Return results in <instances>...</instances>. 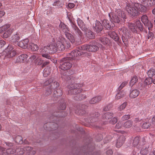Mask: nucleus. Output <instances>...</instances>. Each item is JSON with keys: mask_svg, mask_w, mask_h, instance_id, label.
<instances>
[{"mask_svg": "<svg viewBox=\"0 0 155 155\" xmlns=\"http://www.w3.org/2000/svg\"><path fill=\"white\" fill-rule=\"evenodd\" d=\"M117 121V118L114 117L110 121V123L112 124H114L116 123Z\"/></svg>", "mask_w": 155, "mask_h": 155, "instance_id": "nucleus-56", "label": "nucleus"}, {"mask_svg": "<svg viewBox=\"0 0 155 155\" xmlns=\"http://www.w3.org/2000/svg\"><path fill=\"white\" fill-rule=\"evenodd\" d=\"M77 24L78 26L82 31L85 30L87 29V27L84 22L80 18H78L77 19Z\"/></svg>", "mask_w": 155, "mask_h": 155, "instance_id": "nucleus-17", "label": "nucleus"}, {"mask_svg": "<svg viewBox=\"0 0 155 155\" xmlns=\"http://www.w3.org/2000/svg\"><path fill=\"white\" fill-rule=\"evenodd\" d=\"M154 36V34L153 33L149 32L147 35L148 39L153 38Z\"/></svg>", "mask_w": 155, "mask_h": 155, "instance_id": "nucleus-53", "label": "nucleus"}, {"mask_svg": "<svg viewBox=\"0 0 155 155\" xmlns=\"http://www.w3.org/2000/svg\"><path fill=\"white\" fill-rule=\"evenodd\" d=\"M55 45L57 48V51H62L64 50L65 47L67 46V48L70 47V44L67 42L64 39H63L61 41H58L55 43Z\"/></svg>", "mask_w": 155, "mask_h": 155, "instance_id": "nucleus-8", "label": "nucleus"}, {"mask_svg": "<svg viewBox=\"0 0 155 155\" xmlns=\"http://www.w3.org/2000/svg\"><path fill=\"white\" fill-rule=\"evenodd\" d=\"M5 51L6 53V56L8 58H12L16 54V51L11 45H8L5 49Z\"/></svg>", "mask_w": 155, "mask_h": 155, "instance_id": "nucleus-10", "label": "nucleus"}, {"mask_svg": "<svg viewBox=\"0 0 155 155\" xmlns=\"http://www.w3.org/2000/svg\"><path fill=\"white\" fill-rule=\"evenodd\" d=\"M67 17L70 21L72 24L71 26L73 32L78 36L82 37L83 35L82 32L73 23L72 20V16L71 13L69 12L67 14Z\"/></svg>", "mask_w": 155, "mask_h": 155, "instance_id": "nucleus-7", "label": "nucleus"}, {"mask_svg": "<svg viewBox=\"0 0 155 155\" xmlns=\"http://www.w3.org/2000/svg\"><path fill=\"white\" fill-rule=\"evenodd\" d=\"M133 122L130 120H128L123 123V127L128 128H130L132 125Z\"/></svg>", "mask_w": 155, "mask_h": 155, "instance_id": "nucleus-29", "label": "nucleus"}, {"mask_svg": "<svg viewBox=\"0 0 155 155\" xmlns=\"http://www.w3.org/2000/svg\"><path fill=\"white\" fill-rule=\"evenodd\" d=\"M5 44V42L3 40H0V45L1 47H2Z\"/></svg>", "mask_w": 155, "mask_h": 155, "instance_id": "nucleus-62", "label": "nucleus"}, {"mask_svg": "<svg viewBox=\"0 0 155 155\" xmlns=\"http://www.w3.org/2000/svg\"><path fill=\"white\" fill-rule=\"evenodd\" d=\"M30 48L31 50L33 51H37L38 48V46L36 44L31 43L30 45Z\"/></svg>", "mask_w": 155, "mask_h": 155, "instance_id": "nucleus-40", "label": "nucleus"}, {"mask_svg": "<svg viewBox=\"0 0 155 155\" xmlns=\"http://www.w3.org/2000/svg\"><path fill=\"white\" fill-rule=\"evenodd\" d=\"M12 31L13 30L11 28H10L9 29H8L6 32H5L4 34L5 36V35H7V37L5 38L10 36Z\"/></svg>", "mask_w": 155, "mask_h": 155, "instance_id": "nucleus-47", "label": "nucleus"}, {"mask_svg": "<svg viewBox=\"0 0 155 155\" xmlns=\"http://www.w3.org/2000/svg\"><path fill=\"white\" fill-rule=\"evenodd\" d=\"M66 107V106L65 103H64L62 104L61 106V107L60 108L61 110H64Z\"/></svg>", "mask_w": 155, "mask_h": 155, "instance_id": "nucleus-61", "label": "nucleus"}, {"mask_svg": "<svg viewBox=\"0 0 155 155\" xmlns=\"http://www.w3.org/2000/svg\"><path fill=\"white\" fill-rule=\"evenodd\" d=\"M108 35L115 41H118L119 39L118 35L114 31H110L108 33Z\"/></svg>", "mask_w": 155, "mask_h": 155, "instance_id": "nucleus-23", "label": "nucleus"}, {"mask_svg": "<svg viewBox=\"0 0 155 155\" xmlns=\"http://www.w3.org/2000/svg\"><path fill=\"white\" fill-rule=\"evenodd\" d=\"M28 56L25 54H22L19 56L17 59V61L20 62H24L26 60Z\"/></svg>", "mask_w": 155, "mask_h": 155, "instance_id": "nucleus-20", "label": "nucleus"}, {"mask_svg": "<svg viewBox=\"0 0 155 155\" xmlns=\"http://www.w3.org/2000/svg\"><path fill=\"white\" fill-rule=\"evenodd\" d=\"M85 32V34L87 38L89 39H94L95 37V35L94 33L90 30L87 28L86 30L84 31Z\"/></svg>", "mask_w": 155, "mask_h": 155, "instance_id": "nucleus-16", "label": "nucleus"}, {"mask_svg": "<svg viewBox=\"0 0 155 155\" xmlns=\"http://www.w3.org/2000/svg\"><path fill=\"white\" fill-rule=\"evenodd\" d=\"M123 127V122L122 121H119L116 124L115 127L117 129L121 128Z\"/></svg>", "mask_w": 155, "mask_h": 155, "instance_id": "nucleus-45", "label": "nucleus"}, {"mask_svg": "<svg viewBox=\"0 0 155 155\" xmlns=\"http://www.w3.org/2000/svg\"><path fill=\"white\" fill-rule=\"evenodd\" d=\"M59 86V84L53 78V81H51L50 87L49 89L47 90L46 92V95H48L52 92L53 90H55L54 92V97H60L62 94V91L60 89H57Z\"/></svg>", "mask_w": 155, "mask_h": 155, "instance_id": "nucleus-5", "label": "nucleus"}, {"mask_svg": "<svg viewBox=\"0 0 155 155\" xmlns=\"http://www.w3.org/2000/svg\"><path fill=\"white\" fill-rule=\"evenodd\" d=\"M109 16L110 20L112 23H119L121 21L126 19V15L124 12L120 10L117 11V12H111L109 14Z\"/></svg>", "mask_w": 155, "mask_h": 155, "instance_id": "nucleus-4", "label": "nucleus"}, {"mask_svg": "<svg viewBox=\"0 0 155 155\" xmlns=\"http://www.w3.org/2000/svg\"><path fill=\"white\" fill-rule=\"evenodd\" d=\"M148 76L150 78H155V70L153 69H150L147 72Z\"/></svg>", "mask_w": 155, "mask_h": 155, "instance_id": "nucleus-30", "label": "nucleus"}, {"mask_svg": "<svg viewBox=\"0 0 155 155\" xmlns=\"http://www.w3.org/2000/svg\"><path fill=\"white\" fill-rule=\"evenodd\" d=\"M125 94V92L123 91H120L117 94L115 98L116 99L118 100L123 97Z\"/></svg>", "mask_w": 155, "mask_h": 155, "instance_id": "nucleus-31", "label": "nucleus"}, {"mask_svg": "<svg viewBox=\"0 0 155 155\" xmlns=\"http://www.w3.org/2000/svg\"><path fill=\"white\" fill-rule=\"evenodd\" d=\"M60 27L61 30L64 33L69 31L70 29L68 27L63 23H61L60 25Z\"/></svg>", "mask_w": 155, "mask_h": 155, "instance_id": "nucleus-24", "label": "nucleus"}, {"mask_svg": "<svg viewBox=\"0 0 155 155\" xmlns=\"http://www.w3.org/2000/svg\"><path fill=\"white\" fill-rule=\"evenodd\" d=\"M134 6L138 10V13L139 11L141 12H145L147 9V8L145 5H143L140 4L135 3L134 4Z\"/></svg>", "mask_w": 155, "mask_h": 155, "instance_id": "nucleus-13", "label": "nucleus"}, {"mask_svg": "<svg viewBox=\"0 0 155 155\" xmlns=\"http://www.w3.org/2000/svg\"><path fill=\"white\" fill-rule=\"evenodd\" d=\"M18 154L22 155L25 152V150L24 148H18L16 150Z\"/></svg>", "mask_w": 155, "mask_h": 155, "instance_id": "nucleus-44", "label": "nucleus"}, {"mask_svg": "<svg viewBox=\"0 0 155 155\" xmlns=\"http://www.w3.org/2000/svg\"><path fill=\"white\" fill-rule=\"evenodd\" d=\"M113 154V152L112 150H109L106 152V154L107 155H111Z\"/></svg>", "mask_w": 155, "mask_h": 155, "instance_id": "nucleus-60", "label": "nucleus"}, {"mask_svg": "<svg viewBox=\"0 0 155 155\" xmlns=\"http://www.w3.org/2000/svg\"><path fill=\"white\" fill-rule=\"evenodd\" d=\"M95 30L97 32L101 31L103 29V26L101 23L98 21H96L95 25L94 26Z\"/></svg>", "mask_w": 155, "mask_h": 155, "instance_id": "nucleus-19", "label": "nucleus"}, {"mask_svg": "<svg viewBox=\"0 0 155 155\" xmlns=\"http://www.w3.org/2000/svg\"><path fill=\"white\" fill-rule=\"evenodd\" d=\"M15 152V150L9 148L7 149L5 152H3V155H10L13 154Z\"/></svg>", "mask_w": 155, "mask_h": 155, "instance_id": "nucleus-32", "label": "nucleus"}, {"mask_svg": "<svg viewBox=\"0 0 155 155\" xmlns=\"http://www.w3.org/2000/svg\"><path fill=\"white\" fill-rule=\"evenodd\" d=\"M43 72V75L44 77H46L50 74L51 70L49 68L46 67L44 69Z\"/></svg>", "mask_w": 155, "mask_h": 155, "instance_id": "nucleus-37", "label": "nucleus"}, {"mask_svg": "<svg viewBox=\"0 0 155 155\" xmlns=\"http://www.w3.org/2000/svg\"><path fill=\"white\" fill-rule=\"evenodd\" d=\"M141 146H142V147L140 151V154L143 155H145L148 154L149 152L148 149L150 147L149 144H145L144 142V144L142 145Z\"/></svg>", "mask_w": 155, "mask_h": 155, "instance_id": "nucleus-12", "label": "nucleus"}, {"mask_svg": "<svg viewBox=\"0 0 155 155\" xmlns=\"http://www.w3.org/2000/svg\"><path fill=\"white\" fill-rule=\"evenodd\" d=\"M150 126V124L149 122L144 123L142 125V127L143 129H147Z\"/></svg>", "mask_w": 155, "mask_h": 155, "instance_id": "nucleus-46", "label": "nucleus"}, {"mask_svg": "<svg viewBox=\"0 0 155 155\" xmlns=\"http://www.w3.org/2000/svg\"><path fill=\"white\" fill-rule=\"evenodd\" d=\"M125 140V137L123 135H121L119 137L117 140L116 144V147L118 148L120 147L123 145Z\"/></svg>", "mask_w": 155, "mask_h": 155, "instance_id": "nucleus-15", "label": "nucleus"}, {"mask_svg": "<svg viewBox=\"0 0 155 155\" xmlns=\"http://www.w3.org/2000/svg\"><path fill=\"white\" fill-rule=\"evenodd\" d=\"M134 122L136 124L138 123L140 124L142 122V120L141 119H140L138 118H136L134 119Z\"/></svg>", "mask_w": 155, "mask_h": 155, "instance_id": "nucleus-50", "label": "nucleus"}, {"mask_svg": "<svg viewBox=\"0 0 155 155\" xmlns=\"http://www.w3.org/2000/svg\"><path fill=\"white\" fill-rule=\"evenodd\" d=\"M49 64V62L48 61H46L44 62L42 65V68H43L45 67L46 66L48 65Z\"/></svg>", "mask_w": 155, "mask_h": 155, "instance_id": "nucleus-63", "label": "nucleus"}, {"mask_svg": "<svg viewBox=\"0 0 155 155\" xmlns=\"http://www.w3.org/2000/svg\"><path fill=\"white\" fill-rule=\"evenodd\" d=\"M126 9L129 14L131 16H135L138 14V10L134 6V4H128L126 6Z\"/></svg>", "mask_w": 155, "mask_h": 155, "instance_id": "nucleus-9", "label": "nucleus"}, {"mask_svg": "<svg viewBox=\"0 0 155 155\" xmlns=\"http://www.w3.org/2000/svg\"><path fill=\"white\" fill-rule=\"evenodd\" d=\"M99 40L104 45L107 44L108 42V39L106 36L100 38Z\"/></svg>", "mask_w": 155, "mask_h": 155, "instance_id": "nucleus-39", "label": "nucleus"}, {"mask_svg": "<svg viewBox=\"0 0 155 155\" xmlns=\"http://www.w3.org/2000/svg\"><path fill=\"white\" fill-rule=\"evenodd\" d=\"M12 38V42H16L18 41L20 38L19 34L17 32Z\"/></svg>", "mask_w": 155, "mask_h": 155, "instance_id": "nucleus-34", "label": "nucleus"}, {"mask_svg": "<svg viewBox=\"0 0 155 155\" xmlns=\"http://www.w3.org/2000/svg\"><path fill=\"white\" fill-rule=\"evenodd\" d=\"M29 40L28 39H26L20 41L18 43V46L21 48L25 49L28 47Z\"/></svg>", "mask_w": 155, "mask_h": 155, "instance_id": "nucleus-14", "label": "nucleus"}, {"mask_svg": "<svg viewBox=\"0 0 155 155\" xmlns=\"http://www.w3.org/2000/svg\"><path fill=\"white\" fill-rule=\"evenodd\" d=\"M53 81V78H50L48 80L46 81L44 83L45 85H48L51 84V81Z\"/></svg>", "mask_w": 155, "mask_h": 155, "instance_id": "nucleus-49", "label": "nucleus"}, {"mask_svg": "<svg viewBox=\"0 0 155 155\" xmlns=\"http://www.w3.org/2000/svg\"><path fill=\"white\" fill-rule=\"evenodd\" d=\"M82 53L78 50H74L69 53L67 58H63L61 61L59 68L63 70L69 69L72 65L71 59L78 60L79 57L81 56Z\"/></svg>", "mask_w": 155, "mask_h": 155, "instance_id": "nucleus-1", "label": "nucleus"}, {"mask_svg": "<svg viewBox=\"0 0 155 155\" xmlns=\"http://www.w3.org/2000/svg\"><path fill=\"white\" fill-rule=\"evenodd\" d=\"M24 150H25V151H26L27 153H29L30 151L33 150L32 148L31 147H30L29 146H27L26 147L24 148Z\"/></svg>", "mask_w": 155, "mask_h": 155, "instance_id": "nucleus-51", "label": "nucleus"}, {"mask_svg": "<svg viewBox=\"0 0 155 155\" xmlns=\"http://www.w3.org/2000/svg\"><path fill=\"white\" fill-rule=\"evenodd\" d=\"M68 6L69 8H72L74 7V5L73 3H70L68 4Z\"/></svg>", "mask_w": 155, "mask_h": 155, "instance_id": "nucleus-59", "label": "nucleus"}, {"mask_svg": "<svg viewBox=\"0 0 155 155\" xmlns=\"http://www.w3.org/2000/svg\"><path fill=\"white\" fill-rule=\"evenodd\" d=\"M65 34L66 36V37L71 43H73L74 42V39L73 36L72 35L68 32L65 33Z\"/></svg>", "mask_w": 155, "mask_h": 155, "instance_id": "nucleus-28", "label": "nucleus"}, {"mask_svg": "<svg viewBox=\"0 0 155 155\" xmlns=\"http://www.w3.org/2000/svg\"><path fill=\"white\" fill-rule=\"evenodd\" d=\"M127 102H124L118 107V110L119 111H121L124 110L127 106Z\"/></svg>", "mask_w": 155, "mask_h": 155, "instance_id": "nucleus-42", "label": "nucleus"}, {"mask_svg": "<svg viewBox=\"0 0 155 155\" xmlns=\"http://www.w3.org/2000/svg\"><path fill=\"white\" fill-rule=\"evenodd\" d=\"M15 141L17 143L19 144H22L23 143V139L22 137L19 135H18L16 137Z\"/></svg>", "mask_w": 155, "mask_h": 155, "instance_id": "nucleus-38", "label": "nucleus"}, {"mask_svg": "<svg viewBox=\"0 0 155 155\" xmlns=\"http://www.w3.org/2000/svg\"><path fill=\"white\" fill-rule=\"evenodd\" d=\"M127 84V82L126 81H124L123 82L120 84L118 88L119 91L121 90Z\"/></svg>", "mask_w": 155, "mask_h": 155, "instance_id": "nucleus-48", "label": "nucleus"}, {"mask_svg": "<svg viewBox=\"0 0 155 155\" xmlns=\"http://www.w3.org/2000/svg\"><path fill=\"white\" fill-rule=\"evenodd\" d=\"M104 27L107 30H110L111 25H110L109 21L106 19H104L102 21Z\"/></svg>", "mask_w": 155, "mask_h": 155, "instance_id": "nucleus-25", "label": "nucleus"}, {"mask_svg": "<svg viewBox=\"0 0 155 155\" xmlns=\"http://www.w3.org/2000/svg\"><path fill=\"white\" fill-rule=\"evenodd\" d=\"M136 24L138 28L140 31H143V26L139 20H137L136 22Z\"/></svg>", "mask_w": 155, "mask_h": 155, "instance_id": "nucleus-36", "label": "nucleus"}, {"mask_svg": "<svg viewBox=\"0 0 155 155\" xmlns=\"http://www.w3.org/2000/svg\"><path fill=\"white\" fill-rule=\"evenodd\" d=\"M138 81L137 77L136 76H134L131 79L130 82V85L133 86Z\"/></svg>", "mask_w": 155, "mask_h": 155, "instance_id": "nucleus-35", "label": "nucleus"}, {"mask_svg": "<svg viewBox=\"0 0 155 155\" xmlns=\"http://www.w3.org/2000/svg\"><path fill=\"white\" fill-rule=\"evenodd\" d=\"M83 86L82 84H72L68 86V94L77 95L74 97V100L81 101L86 98L85 95L80 94L82 90L81 87Z\"/></svg>", "mask_w": 155, "mask_h": 155, "instance_id": "nucleus-2", "label": "nucleus"}, {"mask_svg": "<svg viewBox=\"0 0 155 155\" xmlns=\"http://www.w3.org/2000/svg\"><path fill=\"white\" fill-rule=\"evenodd\" d=\"M36 153V151L34 150H32L29 153L30 155H34Z\"/></svg>", "mask_w": 155, "mask_h": 155, "instance_id": "nucleus-64", "label": "nucleus"}, {"mask_svg": "<svg viewBox=\"0 0 155 155\" xmlns=\"http://www.w3.org/2000/svg\"><path fill=\"white\" fill-rule=\"evenodd\" d=\"M128 26L130 30L131 31L133 32H136L137 30L135 28L134 24L132 23H130L128 24Z\"/></svg>", "mask_w": 155, "mask_h": 155, "instance_id": "nucleus-41", "label": "nucleus"}, {"mask_svg": "<svg viewBox=\"0 0 155 155\" xmlns=\"http://www.w3.org/2000/svg\"><path fill=\"white\" fill-rule=\"evenodd\" d=\"M113 117V114L110 112H107L104 114L102 117L104 119L108 120Z\"/></svg>", "mask_w": 155, "mask_h": 155, "instance_id": "nucleus-33", "label": "nucleus"}, {"mask_svg": "<svg viewBox=\"0 0 155 155\" xmlns=\"http://www.w3.org/2000/svg\"><path fill=\"white\" fill-rule=\"evenodd\" d=\"M143 4L147 8L150 7L155 5V0H145L143 2Z\"/></svg>", "mask_w": 155, "mask_h": 155, "instance_id": "nucleus-18", "label": "nucleus"}, {"mask_svg": "<svg viewBox=\"0 0 155 155\" xmlns=\"http://www.w3.org/2000/svg\"><path fill=\"white\" fill-rule=\"evenodd\" d=\"M65 34L66 36V37L71 43H73L74 42V39L73 36L72 35L68 32L65 33Z\"/></svg>", "mask_w": 155, "mask_h": 155, "instance_id": "nucleus-27", "label": "nucleus"}, {"mask_svg": "<svg viewBox=\"0 0 155 155\" xmlns=\"http://www.w3.org/2000/svg\"><path fill=\"white\" fill-rule=\"evenodd\" d=\"M39 50L42 57L50 59L51 58V57L48 54H53L56 52L57 48L55 44H51L42 47Z\"/></svg>", "mask_w": 155, "mask_h": 155, "instance_id": "nucleus-3", "label": "nucleus"}, {"mask_svg": "<svg viewBox=\"0 0 155 155\" xmlns=\"http://www.w3.org/2000/svg\"><path fill=\"white\" fill-rule=\"evenodd\" d=\"M50 125L51 126V127L52 128L53 130H55L58 127V125L57 124H51Z\"/></svg>", "mask_w": 155, "mask_h": 155, "instance_id": "nucleus-55", "label": "nucleus"}, {"mask_svg": "<svg viewBox=\"0 0 155 155\" xmlns=\"http://www.w3.org/2000/svg\"><path fill=\"white\" fill-rule=\"evenodd\" d=\"M130 118V116L129 115H125L122 117V119L123 120H127Z\"/></svg>", "mask_w": 155, "mask_h": 155, "instance_id": "nucleus-52", "label": "nucleus"}, {"mask_svg": "<svg viewBox=\"0 0 155 155\" xmlns=\"http://www.w3.org/2000/svg\"><path fill=\"white\" fill-rule=\"evenodd\" d=\"M147 25H148L145 26L148 27V28L149 30H151L153 27V25L150 22H149L148 23Z\"/></svg>", "mask_w": 155, "mask_h": 155, "instance_id": "nucleus-54", "label": "nucleus"}, {"mask_svg": "<svg viewBox=\"0 0 155 155\" xmlns=\"http://www.w3.org/2000/svg\"><path fill=\"white\" fill-rule=\"evenodd\" d=\"M141 21L145 25H147L149 22L148 17L146 15H143L141 17Z\"/></svg>", "mask_w": 155, "mask_h": 155, "instance_id": "nucleus-26", "label": "nucleus"}, {"mask_svg": "<svg viewBox=\"0 0 155 155\" xmlns=\"http://www.w3.org/2000/svg\"><path fill=\"white\" fill-rule=\"evenodd\" d=\"M5 149L0 146V155H3V152H5Z\"/></svg>", "mask_w": 155, "mask_h": 155, "instance_id": "nucleus-58", "label": "nucleus"}, {"mask_svg": "<svg viewBox=\"0 0 155 155\" xmlns=\"http://www.w3.org/2000/svg\"><path fill=\"white\" fill-rule=\"evenodd\" d=\"M144 142L145 141L143 139H141L137 137H135L133 140V145L134 147L138 146V148H140L142 145L144 144Z\"/></svg>", "mask_w": 155, "mask_h": 155, "instance_id": "nucleus-11", "label": "nucleus"}, {"mask_svg": "<svg viewBox=\"0 0 155 155\" xmlns=\"http://www.w3.org/2000/svg\"><path fill=\"white\" fill-rule=\"evenodd\" d=\"M140 94V92L138 90H133L130 93V96L131 98H135L137 97Z\"/></svg>", "mask_w": 155, "mask_h": 155, "instance_id": "nucleus-22", "label": "nucleus"}, {"mask_svg": "<svg viewBox=\"0 0 155 155\" xmlns=\"http://www.w3.org/2000/svg\"><path fill=\"white\" fill-rule=\"evenodd\" d=\"M10 27L9 24H6L3 26L2 28L4 31L6 30L7 29L9 28Z\"/></svg>", "mask_w": 155, "mask_h": 155, "instance_id": "nucleus-57", "label": "nucleus"}, {"mask_svg": "<svg viewBox=\"0 0 155 155\" xmlns=\"http://www.w3.org/2000/svg\"><path fill=\"white\" fill-rule=\"evenodd\" d=\"M102 99L101 96H97L92 98L90 101V103L91 104H94L100 101Z\"/></svg>", "mask_w": 155, "mask_h": 155, "instance_id": "nucleus-21", "label": "nucleus"}, {"mask_svg": "<svg viewBox=\"0 0 155 155\" xmlns=\"http://www.w3.org/2000/svg\"><path fill=\"white\" fill-rule=\"evenodd\" d=\"M98 47L97 46L96 43L94 42H92L90 43L89 45H85L79 47L76 50H78L82 52V54L83 52L82 50H86L90 52H95L98 50Z\"/></svg>", "mask_w": 155, "mask_h": 155, "instance_id": "nucleus-6", "label": "nucleus"}, {"mask_svg": "<svg viewBox=\"0 0 155 155\" xmlns=\"http://www.w3.org/2000/svg\"><path fill=\"white\" fill-rule=\"evenodd\" d=\"M152 83V78H146L144 82V85H149Z\"/></svg>", "mask_w": 155, "mask_h": 155, "instance_id": "nucleus-43", "label": "nucleus"}]
</instances>
